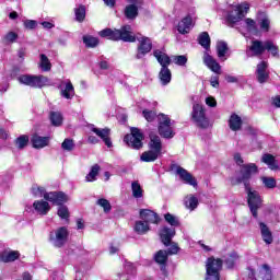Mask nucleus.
<instances>
[{
	"instance_id": "f03ea898",
	"label": "nucleus",
	"mask_w": 280,
	"mask_h": 280,
	"mask_svg": "<svg viewBox=\"0 0 280 280\" xmlns=\"http://www.w3.org/2000/svg\"><path fill=\"white\" fill-rule=\"evenodd\" d=\"M249 51H252L255 57L264 56L266 51H269L273 58H279V46L275 45V42L270 39L265 42L259 39L252 40Z\"/></svg>"
},
{
	"instance_id": "680f3d73",
	"label": "nucleus",
	"mask_w": 280,
	"mask_h": 280,
	"mask_svg": "<svg viewBox=\"0 0 280 280\" xmlns=\"http://www.w3.org/2000/svg\"><path fill=\"white\" fill-rule=\"evenodd\" d=\"M206 104L207 106H210V108H215V106H218V101H215V97L213 96H208L206 98Z\"/></svg>"
},
{
	"instance_id": "5fc2aeb1",
	"label": "nucleus",
	"mask_w": 280,
	"mask_h": 280,
	"mask_svg": "<svg viewBox=\"0 0 280 280\" xmlns=\"http://www.w3.org/2000/svg\"><path fill=\"white\" fill-rule=\"evenodd\" d=\"M61 148L67 152H71L75 148V143L73 142V139L66 138L61 143Z\"/></svg>"
},
{
	"instance_id": "4c0bfd02",
	"label": "nucleus",
	"mask_w": 280,
	"mask_h": 280,
	"mask_svg": "<svg viewBox=\"0 0 280 280\" xmlns=\"http://www.w3.org/2000/svg\"><path fill=\"white\" fill-rule=\"evenodd\" d=\"M30 144V136L22 135L14 140V145L18 150H25Z\"/></svg>"
},
{
	"instance_id": "f8f14e48",
	"label": "nucleus",
	"mask_w": 280,
	"mask_h": 280,
	"mask_svg": "<svg viewBox=\"0 0 280 280\" xmlns=\"http://www.w3.org/2000/svg\"><path fill=\"white\" fill-rule=\"evenodd\" d=\"M136 40L139 43L137 47L136 59L141 60V58H145V56L152 51V39L148 36H142L140 38L136 37Z\"/></svg>"
},
{
	"instance_id": "f704fd0d",
	"label": "nucleus",
	"mask_w": 280,
	"mask_h": 280,
	"mask_svg": "<svg viewBox=\"0 0 280 280\" xmlns=\"http://www.w3.org/2000/svg\"><path fill=\"white\" fill-rule=\"evenodd\" d=\"M168 259H170V256L167 255V252L163 249L158 250L154 255V261L160 266H167Z\"/></svg>"
},
{
	"instance_id": "4468645a",
	"label": "nucleus",
	"mask_w": 280,
	"mask_h": 280,
	"mask_svg": "<svg viewBox=\"0 0 280 280\" xmlns=\"http://www.w3.org/2000/svg\"><path fill=\"white\" fill-rule=\"evenodd\" d=\"M174 167H176V174L179 175L180 180H184L186 185H191V187H198V182L196 180V177L191 175V173H189L182 166H176V164H172L171 170H174Z\"/></svg>"
},
{
	"instance_id": "5701e85b",
	"label": "nucleus",
	"mask_w": 280,
	"mask_h": 280,
	"mask_svg": "<svg viewBox=\"0 0 280 280\" xmlns=\"http://www.w3.org/2000/svg\"><path fill=\"white\" fill-rule=\"evenodd\" d=\"M153 56L156 58L162 69H168V67L172 65V59L168 57V55L161 51L160 49L154 50Z\"/></svg>"
},
{
	"instance_id": "09e8293b",
	"label": "nucleus",
	"mask_w": 280,
	"mask_h": 280,
	"mask_svg": "<svg viewBox=\"0 0 280 280\" xmlns=\"http://www.w3.org/2000/svg\"><path fill=\"white\" fill-rule=\"evenodd\" d=\"M261 182L264 184V186L266 187V189H275V187H277V179H275V177H261Z\"/></svg>"
},
{
	"instance_id": "c9c22d12",
	"label": "nucleus",
	"mask_w": 280,
	"mask_h": 280,
	"mask_svg": "<svg viewBox=\"0 0 280 280\" xmlns=\"http://www.w3.org/2000/svg\"><path fill=\"white\" fill-rule=\"evenodd\" d=\"M75 96V89L73 88V83L71 81L66 83L65 90H61V97L65 100H73Z\"/></svg>"
},
{
	"instance_id": "4d7b16f0",
	"label": "nucleus",
	"mask_w": 280,
	"mask_h": 280,
	"mask_svg": "<svg viewBox=\"0 0 280 280\" xmlns=\"http://www.w3.org/2000/svg\"><path fill=\"white\" fill-rule=\"evenodd\" d=\"M170 248L165 250V253L170 255H178V252L180 250V247H178L177 243H171Z\"/></svg>"
},
{
	"instance_id": "bf43d9fd",
	"label": "nucleus",
	"mask_w": 280,
	"mask_h": 280,
	"mask_svg": "<svg viewBox=\"0 0 280 280\" xmlns=\"http://www.w3.org/2000/svg\"><path fill=\"white\" fill-rule=\"evenodd\" d=\"M37 25H38V22H36V20L24 21V27L26 30H36Z\"/></svg>"
},
{
	"instance_id": "f3484780",
	"label": "nucleus",
	"mask_w": 280,
	"mask_h": 280,
	"mask_svg": "<svg viewBox=\"0 0 280 280\" xmlns=\"http://www.w3.org/2000/svg\"><path fill=\"white\" fill-rule=\"evenodd\" d=\"M92 132L96 135L102 141L105 143L107 148H113V140L110 139V128L105 127V128H97L93 127Z\"/></svg>"
},
{
	"instance_id": "cd10ccee",
	"label": "nucleus",
	"mask_w": 280,
	"mask_h": 280,
	"mask_svg": "<svg viewBox=\"0 0 280 280\" xmlns=\"http://www.w3.org/2000/svg\"><path fill=\"white\" fill-rule=\"evenodd\" d=\"M244 124V121L242 120V117H240V115L233 113L230 116L229 119V128L230 130H232L233 132H237L238 130H242V125Z\"/></svg>"
},
{
	"instance_id": "39448f33",
	"label": "nucleus",
	"mask_w": 280,
	"mask_h": 280,
	"mask_svg": "<svg viewBox=\"0 0 280 280\" xmlns=\"http://www.w3.org/2000/svg\"><path fill=\"white\" fill-rule=\"evenodd\" d=\"M245 191L247 194V205L249 211L253 218L257 220V218H259L258 211L259 209H261V203L264 202V200H261V196L259 195V192L257 190H253V187L250 186L246 187Z\"/></svg>"
},
{
	"instance_id": "13d9d810",
	"label": "nucleus",
	"mask_w": 280,
	"mask_h": 280,
	"mask_svg": "<svg viewBox=\"0 0 280 280\" xmlns=\"http://www.w3.org/2000/svg\"><path fill=\"white\" fill-rule=\"evenodd\" d=\"M175 65H178V67H185L187 65V56L185 55H178L174 58Z\"/></svg>"
},
{
	"instance_id": "ddd939ff",
	"label": "nucleus",
	"mask_w": 280,
	"mask_h": 280,
	"mask_svg": "<svg viewBox=\"0 0 280 280\" xmlns=\"http://www.w3.org/2000/svg\"><path fill=\"white\" fill-rule=\"evenodd\" d=\"M44 200L60 207L69 202V195H67L65 191H49L44 194Z\"/></svg>"
},
{
	"instance_id": "aec40b11",
	"label": "nucleus",
	"mask_w": 280,
	"mask_h": 280,
	"mask_svg": "<svg viewBox=\"0 0 280 280\" xmlns=\"http://www.w3.org/2000/svg\"><path fill=\"white\" fill-rule=\"evenodd\" d=\"M176 235V230L175 229H170L167 226H164L161 230L160 233V240L164 246H170L172 244V238Z\"/></svg>"
},
{
	"instance_id": "a878e982",
	"label": "nucleus",
	"mask_w": 280,
	"mask_h": 280,
	"mask_svg": "<svg viewBox=\"0 0 280 280\" xmlns=\"http://www.w3.org/2000/svg\"><path fill=\"white\" fill-rule=\"evenodd\" d=\"M259 229L262 242H265V244H272V242H275V238L272 236V231H270V228H268L266 223L259 222Z\"/></svg>"
},
{
	"instance_id": "7ed1b4c3",
	"label": "nucleus",
	"mask_w": 280,
	"mask_h": 280,
	"mask_svg": "<svg viewBox=\"0 0 280 280\" xmlns=\"http://www.w3.org/2000/svg\"><path fill=\"white\" fill-rule=\"evenodd\" d=\"M18 80L20 84L31 86L32 89H45V86H51V81L43 74H21Z\"/></svg>"
},
{
	"instance_id": "864d4df0",
	"label": "nucleus",
	"mask_w": 280,
	"mask_h": 280,
	"mask_svg": "<svg viewBox=\"0 0 280 280\" xmlns=\"http://www.w3.org/2000/svg\"><path fill=\"white\" fill-rule=\"evenodd\" d=\"M237 254L236 253H233L231 254L225 260H224V264L226 266V268H229L230 270L235 268V261H237Z\"/></svg>"
},
{
	"instance_id": "338daca9",
	"label": "nucleus",
	"mask_w": 280,
	"mask_h": 280,
	"mask_svg": "<svg viewBox=\"0 0 280 280\" xmlns=\"http://www.w3.org/2000/svg\"><path fill=\"white\" fill-rule=\"evenodd\" d=\"M88 142L92 143V145H96V143H100V139H97L95 136H89Z\"/></svg>"
},
{
	"instance_id": "0eeeda50",
	"label": "nucleus",
	"mask_w": 280,
	"mask_h": 280,
	"mask_svg": "<svg viewBox=\"0 0 280 280\" xmlns=\"http://www.w3.org/2000/svg\"><path fill=\"white\" fill-rule=\"evenodd\" d=\"M158 132L163 139H174L176 136L172 128V119L163 113L158 115Z\"/></svg>"
},
{
	"instance_id": "393cba45",
	"label": "nucleus",
	"mask_w": 280,
	"mask_h": 280,
	"mask_svg": "<svg viewBox=\"0 0 280 280\" xmlns=\"http://www.w3.org/2000/svg\"><path fill=\"white\" fill-rule=\"evenodd\" d=\"M33 209L39 213V215H47L51 211V206L45 200H35L33 202Z\"/></svg>"
},
{
	"instance_id": "0e129e2a",
	"label": "nucleus",
	"mask_w": 280,
	"mask_h": 280,
	"mask_svg": "<svg viewBox=\"0 0 280 280\" xmlns=\"http://www.w3.org/2000/svg\"><path fill=\"white\" fill-rule=\"evenodd\" d=\"M247 135H249L250 137H257V129H255V127L253 126H247L245 128Z\"/></svg>"
},
{
	"instance_id": "b1692460",
	"label": "nucleus",
	"mask_w": 280,
	"mask_h": 280,
	"mask_svg": "<svg viewBox=\"0 0 280 280\" xmlns=\"http://www.w3.org/2000/svg\"><path fill=\"white\" fill-rule=\"evenodd\" d=\"M21 258V253L19 250H3L0 253V261L2 264H11L12 261H16V259Z\"/></svg>"
},
{
	"instance_id": "6e6552de",
	"label": "nucleus",
	"mask_w": 280,
	"mask_h": 280,
	"mask_svg": "<svg viewBox=\"0 0 280 280\" xmlns=\"http://www.w3.org/2000/svg\"><path fill=\"white\" fill-rule=\"evenodd\" d=\"M124 142L132 150H141L143 148V132L137 127L130 129V133L124 137Z\"/></svg>"
},
{
	"instance_id": "3c124183",
	"label": "nucleus",
	"mask_w": 280,
	"mask_h": 280,
	"mask_svg": "<svg viewBox=\"0 0 280 280\" xmlns=\"http://www.w3.org/2000/svg\"><path fill=\"white\" fill-rule=\"evenodd\" d=\"M142 117H144V119L147 121L152 124V121H154V119H156V117H159V116L156 115V110L143 109L142 110Z\"/></svg>"
},
{
	"instance_id": "4be33fe9",
	"label": "nucleus",
	"mask_w": 280,
	"mask_h": 280,
	"mask_svg": "<svg viewBox=\"0 0 280 280\" xmlns=\"http://www.w3.org/2000/svg\"><path fill=\"white\" fill-rule=\"evenodd\" d=\"M194 23V19L191 18V15H186L178 24H177V32H179V34H189V32L191 31V25Z\"/></svg>"
},
{
	"instance_id": "20e7f679",
	"label": "nucleus",
	"mask_w": 280,
	"mask_h": 280,
	"mask_svg": "<svg viewBox=\"0 0 280 280\" xmlns=\"http://www.w3.org/2000/svg\"><path fill=\"white\" fill-rule=\"evenodd\" d=\"M241 176L236 178V183L232 185H244V187H250V178L253 174H259V167L255 163L243 164L240 170Z\"/></svg>"
},
{
	"instance_id": "bb28decb",
	"label": "nucleus",
	"mask_w": 280,
	"mask_h": 280,
	"mask_svg": "<svg viewBox=\"0 0 280 280\" xmlns=\"http://www.w3.org/2000/svg\"><path fill=\"white\" fill-rule=\"evenodd\" d=\"M261 162L265 163V165H268L269 170L272 172L279 170V161H277V158L270 153H265L261 158Z\"/></svg>"
},
{
	"instance_id": "9b49d317",
	"label": "nucleus",
	"mask_w": 280,
	"mask_h": 280,
	"mask_svg": "<svg viewBox=\"0 0 280 280\" xmlns=\"http://www.w3.org/2000/svg\"><path fill=\"white\" fill-rule=\"evenodd\" d=\"M248 10H250V5L248 4V2L236 5V15H233V11L229 12L225 18L226 23H229V25H235V23H240V21H242V19L246 16Z\"/></svg>"
},
{
	"instance_id": "e2e57ef3",
	"label": "nucleus",
	"mask_w": 280,
	"mask_h": 280,
	"mask_svg": "<svg viewBox=\"0 0 280 280\" xmlns=\"http://www.w3.org/2000/svg\"><path fill=\"white\" fill-rule=\"evenodd\" d=\"M234 161H235L236 165H240L241 167H242V165H244V159H242L241 153L234 154Z\"/></svg>"
},
{
	"instance_id": "7c9ffc66",
	"label": "nucleus",
	"mask_w": 280,
	"mask_h": 280,
	"mask_svg": "<svg viewBox=\"0 0 280 280\" xmlns=\"http://www.w3.org/2000/svg\"><path fill=\"white\" fill-rule=\"evenodd\" d=\"M198 43L206 51H209L211 49V36H209L208 32H201L198 36Z\"/></svg>"
},
{
	"instance_id": "e433bc0d",
	"label": "nucleus",
	"mask_w": 280,
	"mask_h": 280,
	"mask_svg": "<svg viewBox=\"0 0 280 280\" xmlns=\"http://www.w3.org/2000/svg\"><path fill=\"white\" fill-rule=\"evenodd\" d=\"M74 16L78 23H84L86 20V5L80 4L78 8H74Z\"/></svg>"
},
{
	"instance_id": "1a4fd4ad",
	"label": "nucleus",
	"mask_w": 280,
	"mask_h": 280,
	"mask_svg": "<svg viewBox=\"0 0 280 280\" xmlns=\"http://www.w3.org/2000/svg\"><path fill=\"white\" fill-rule=\"evenodd\" d=\"M191 119L195 121L197 128L201 130H207L209 128V118H207V114L205 113V107L200 104H195L192 106Z\"/></svg>"
},
{
	"instance_id": "c03bdc74",
	"label": "nucleus",
	"mask_w": 280,
	"mask_h": 280,
	"mask_svg": "<svg viewBox=\"0 0 280 280\" xmlns=\"http://www.w3.org/2000/svg\"><path fill=\"white\" fill-rule=\"evenodd\" d=\"M16 40H19V34L12 31L7 33L2 38V43H4V45L16 43Z\"/></svg>"
},
{
	"instance_id": "72a5a7b5",
	"label": "nucleus",
	"mask_w": 280,
	"mask_h": 280,
	"mask_svg": "<svg viewBox=\"0 0 280 280\" xmlns=\"http://www.w3.org/2000/svg\"><path fill=\"white\" fill-rule=\"evenodd\" d=\"M159 78L161 83L166 86V84L172 82V70H170V68H161Z\"/></svg>"
},
{
	"instance_id": "ea45409f",
	"label": "nucleus",
	"mask_w": 280,
	"mask_h": 280,
	"mask_svg": "<svg viewBox=\"0 0 280 280\" xmlns=\"http://www.w3.org/2000/svg\"><path fill=\"white\" fill-rule=\"evenodd\" d=\"M135 231L138 235H145L150 231V225L144 221H136Z\"/></svg>"
},
{
	"instance_id": "69168bd1",
	"label": "nucleus",
	"mask_w": 280,
	"mask_h": 280,
	"mask_svg": "<svg viewBox=\"0 0 280 280\" xmlns=\"http://www.w3.org/2000/svg\"><path fill=\"white\" fill-rule=\"evenodd\" d=\"M211 86L213 89H219L220 88V77H214L213 79L210 80Z\"/></svg>"
},
{
	"instance_id": "f257e3e1",
	"label": "nucleus",
	"mask_w": 280,
	"mask_h": 280,
	"mask_svg": "<svg viewBox=\"0 0 280 280\" xmlns=\"http://www.w3.org/2000/svg\"><path fill=\"white\" fill-rule=\"evenodd\" d=\"M130 30V25H124L120 27V30L104 28L98 32V36H101V38H107V40H122V43H137V36L132 35Z\"/></svg>"
},
{
	"instance_id": "c756f323",
	"label": "nucleus",
	"mask_w": 280,
	"mask_h": 280,
	"mask_svg": "<svg viewBox=\"0 0 280 280\" xmlns=\"http://www.w3.org/2000/svg\"><path fill=\"white\" fill-rule=\"evenodd\" d=\"M159 156H161V153H158L156 151H152V149H150L149 151H144L141 154L140 161H142L143 163H154V161H156Z\"/></svg>"
},
{
	"instance_id": "a19ab883",
	"label": "nucleus",
	"mask_w": 280,
	"mask_h": 280,
	"mask_svg": "<svg viewBox=\"0 0 280 280\" xmlns=\"http://www.w3.org/2000/svg\"><path fill=\"white\" fill-rule=\"evenodd\" d=\"M100 164H94L92 167H91V171L90 173L86 175L85 179L88 183H93L94 180L97 179V174H100Z\"/></svg>"
},
{
	"instance_id": "2eb2a0df",
	"label": "nucleus",
	"mask_w": 280,
	"mask_h": 280,
	"mask_svg": "<svg viewBox=\"0 0 280 280\" xmlns=\"http://www.w3.org/2000/svg\"><path fill=\"white\" fill-rule=\"evenodd\" d=\"M256 78L259 84H266L270 80V71H268V61H260L256 66Z\"/></svg>"
},
{
	"instance_id": "58836bf2",
	"label": "nucleus",
	"mask_w": 280,
	"mask_h": 280,
	"mask_svg": "<svg viewBox=\"0 0 280 280\" xmlns=\"http://www.w3.org/2000/svg\"><path fill=\"white\" fill-rule=\"evenodd\" d=\"M83 43L88 49H95L100 45V38L93 37L91 35L83 36Z\"/></svg>"
},
{
	"instance_id": "a18cd8bd",
	"label": "nucleus",
	"mask_w": 280,
	"mask_h": 280,
	"mask_svg": "<svg viewBox=\"0 0 280 280\" xmlns=\"http://www.w3.org/2000/svg\"><path fill=\"white\" fill-rule=\"evenodd\" d=\"M39 67L42 71H51V61H49V58L47 57V55L45 54L40 55Z\"/></svg>"
},
{
	"instance_id": "052dcab7",
	"label": "nucleus",
	"mask_w": 280,
	"mask_h": 280,
	"mask_svg": "<svg viewBox=\"0 0 280 280\" xmlns=\"http://www.w3.org/2000/svg\"><path fill=\"white\" fill-rule=\"evenodd\" d=\"M245 23H246L247 27H250L254 32H257V22H255V20L247 18L245 20Z\"/></svg>"
},
{
	"instance_id": "412c9836",
	"label": "nucleus",
	"mask_w": 280,
	"mask_h": 280,
	"mask_svg": "<svg viewBox=\"0 0 280 280\" xmlns=\"http://www.w3.org/2000/svg\"><path fill=\"white\" fill-rule=\"evenodd\" d=\"M149 139V149L153 152H158V154H161L163 152V142L161 141V137L150 133Z\"/></svg>"
},
{
	"instance_id": "dca6fc26",
	"label": "nucleus",
	"mask_w": 280,
	"mask_h": 280,
	"mask_svg": "<svg viewBox=\"0 0 280 280\" xmlns=\"http://www.w3.org/2000/svg\"><path fill=\"white\" fill-rule=\"evenodd\" d=\"M140 219L145 222V224H159L161 222V217L154 210L140 209Z\"/></svg>"
},
{
	"instance_id": "c85d7f7f",
	"label": "nucleus",
	"mask_w": 280,
	"mask_h": 280,
	"mask_svg": "<svg viewBox=\"0 0 280 280\" xmlns=\"http://www.w3.org/2000/svg\"><path fill=\"white\" fill-rule=\"evenodd\" d=\"M124 14L128 21H135V19H137V16H139V7H137L135 4H128L125 8Z\"/></svg>"
},
{
	"instance_id": "6ab92c4d",
	"label": "nucleus",
	"mask_w": 280,
	"mask_h": 280,
	"mask_svg": "<svg viewBox=\"0 0 280 280\" xmlns=\"http://www.w3.org/2000/svg\"><path fill=\"white\" fill-rule=\"evenodd\" d=\"M203 63H205L206 67H208V69H210V71H212L213 73H217L218 75H220V73H222V67H221L220 63L213 58V56L209 55V52H205V54H203Z\"/></svg>"
},
{
	"instance_id": "37998d69",
	"label": "nucleus",
	"mask_w": 280,
	"mask_h": 280,
	"mask_svg": "<svg viewBox=\"0 0 280 280\" xmlns=\"http://www.w3.org/2000/svg\"><path fill=\"white\" fill-rule=\"evenodd\" d=\"M131 190L133 198H143V188H141V184L138 182L131 183Z\"/></svg>"
},
{
	"instance_id": "603ef678",
	"label": "nucleus",
	"mask_w": 280,
	"mask_h": 280,
	"mask_svg": "<svg viewBox=\"0 0 280 280\" xmlns=\"http://www.w3.org/2000/svg\"><path fill=\"white\" fill-rule=\"evenodd\" d=\"M164 220L170 224L171 226H180V221L176 219V217L170 212L164 214Z\"/></svg>"
},
{
	"instance_id": "774afa93",
	"label": "nucleus",
	"mask_w": 280,
	"mask_h": 280,
	"mask_svg": "<svg viewBox=\"0 0 280 280\" xmlns=\"http://www.w3.org/2000/svg\"><path fill=\"white\" fill-rule=\"evenodd\" d=\"M272 104H273V106H276V108H280V96L279 95L273 97Z\"/></svg>"
},
{
	"instance_id": "49530a36",
	"label": "nucleus",
	"mask_w": 280,
	"mask_h": 280,
	"mask_svg": "<svg viewBox=\"0 0 280 280\" xmlns=\"http://www.w3.org/2000/svg\"><path fill=\"white\" fill-rule=\"evenodd\" d=\"M185 207H187V209H190V211L198 209V197L194 195L190 196L188 199L185 200Z\"/></svg>"
},
{
	"instance_id": "2f4dec72",
	"label": "nucleus",
	"mask_w": 280,
	"mask_h": 280,
	"mask_svg": "<svg viewBox=\"0 0 280 280\" xmlns=\"http://www.w3.org/2000/svg\"><path fill=\"white\" fill-rule=\"evenodd\" d=\"M49 121H50L51 126H55V128L62 126V121H65V118L62 117V113L50 112L49 113Z\"/></svg>"
},
{
	"instance_id": "9d476101",
	"label": "nucleus",
	"mask_w": 280,
	"mask_h": 280,
	"mask_svg": "<svg viewBox=\"0 0 280 280\" xmlns=\"http://www.w3.org/2000/svg\"><path fill=\"white\" fill-rule=\"evenodd\" d=\"M49 242L52 243L55 248H62L69 242V230L67 226H60L54 232L49 233Z\"/></svg>"
},
{
	"instance_id": "6e6d98bb",
	"label": "nucleus",
	"mask_w": 280,
	"mask_h": 280,
	"mask_svg": "<svg viewBox=\"0 0 280 280\" xmlns=\"http://www.w3.org/2000/svg\"><path fill=\"white\" fill-rule=\"evenodd\" d=\"M261 32H270V19L264 18L259 22Z\"/></svg>"
},
{
	"instance_id": "423d86ee",
	"label": "nucleus",
	"mask_w": 280,
	"mask_h": 280,
	"mask_svg": "<svg viewBox=\"0 0 280 280\" xmlns=\"http://www.w3.org/2000/svg\"><path fill=\"white\" fill-rule=\"evenodd\" d=\"M224 261L222 258L209 257L206 264V278L205 280H220V271Z\"/></svg>"
},
{
	"instance_id": "8fccbe9b",
	"label": "nucleus",
	"mask_w": 280,
	"mask_h": 280,
	"mask_svg": "<svg viewBox=\"0 0 280 280\" xmlns=\"http://www.w3.org/2000/svg\"><path fill=\"white\" fill-rule=\"evenodd\" d=\"M96 205L103 208L104 213H110V210L113 209V206H110V201H108V199H105V198L98 199L96 201Z\"/></svg>"
},
{
	"instance_id": "de8ad7c7",
	"label": "nucleus",
	"mask_w": 280,
	"mask_h": 280,
	"mask_svg": "<svg viewBox=\"0 0 280 280\" xmlns=\"http://www.w3.org/2000/svg\"><path fill=\"white\" fill-rule=\"evenodd\" d=\"M57 215H59V218H61V220H69L71 214L69 213V208L63 203V205L59 206V208L57 210Z\"/></svg>"
},
{
	"instance_id": "79ce46f5",
	"label": "nucleus",
	"mask_w": 280,
	"mask_h": 280,
	"mask_svg": "<svg viewBox=\"0 0 280 280\" xmlns=\"http://www.w3.org/2000/svg\"><path fill=\"white\" fill-rule=\"evenodd\" d=\"M229 51V44L226 42H218L217 43V55L218 58H224L226 56V52Z\"/></svg>"
},
{
	"instance_id": "473e14b6",
	"label": "nucleus",
	"mask_w": 280,
	"mask_h": 280,
	"mask_svg": "<svg viewBox=\"0 0 280 280\" xmlns=\"http://www.w3.org/2000/svg\"><path fill=\"white\" fill-rule=\"evenodd\" d=\"M259 276L261 280H272L275 277L272 276V269L268 264H262L259 269Z\"/></svg>"
},
{
	"instance_id": "a211bd4d",
	"label": "nucleus",
	"mask_w": 280,
	"mask_h": 280,
	"mask_svg": "<svg viewBox=\"0 0 280 280\" xmlns=\"http://www.w3.org/2000/svg\"><path fill=\"white\" fill-rule=\"evenodd\" d=\"M49 141H51L49 136L43 137L38 133H33L31 137V145L35 150H43V148H47V145H49Z\"/></svg>"
}]
</instances>
